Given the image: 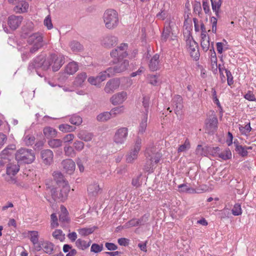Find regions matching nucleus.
Wrapping results in <instances>:
<instances>
[{
	"label": "nucleus",
	"mask_w": 256,
	"mask_h": 256,
	"mask_svg": "<svg viewBox=\"0 0 256 256\" xmlns=\"http://www.w3.org/2000/svg\"><path fill=\"white\" fill-rule=\"evenodd\" d=\"M112 118L110 112H106L99 114L96 118V119L99 122H106Z\"/></svg>",
	"instance_id": "a19ab883"
},
{
	"label": "nucleus",
	"mask_w": 256,
	"mask_h": 256,
	"mask_svg": "<svg viewBox=\"0 0 256 256\" xmlns=\"http://www.w3.org/2000/svg\"><path fill=\"white\" fill-rule=\"evenodd\" d=\"M70 46L74 52H78L82 49V46L78 42L74 41L71 42Z\"/></svg>",
	"instance_id": "8fccbe9b"
},
{
	"label": "nucleus",
	"mask_w": 256,
	"mask_h": 256,
	"mask_svg": "<svg viewBox=\"0 0 256 256\" xmlns=\"http://www.w3.org/2000/svg\"><path fill=\"white\" fill-rule=\"evenodd\" d=\"M64 170L70 174H72L76 168L75 162L72 159H66L62 162Z\"/></svg>",
	"instance_id": "aec40b11"
},
{
	"label": "nucleus",
	"mask_w": 256,
	"mask_h": 256,
	"mask_svg": "<svg viewBox=\"0 0 256 256\" xmlns=\"http://www.w3.org/2000/svg\"><path fill=\"white\" fill-rule=\"evenodd\" d=\"M168 15V10L165 8V5L164 4L163 7L160 8V12L156 14V17L162 20L166 19Z\"/></svg>",
	"instance_id": "a18cd8bd"
},
{
	"label": "nucleus",
	"mask_w": 256,
	"mask_h": 256,
	"mask_svg": "<svg viewBox=\"0 0 256 256\" xmlns=\"http://www.w3.org/2000/svg\"><path fill=\"white\" fill-rule=\"evenodd\" d=\"M232 212L234 216H240L242 214L241 206L239 204H236L234 205Z\"/></svg>",
	"instance_id": "4d7b16f0"
},
{
	"label": "nucleus",
	"mask_w": 256,
	"mask_h": 256,
	"mask_svg": "<svg viewBox=\"0 0 256 256\" xmlns=\"http://www.w3.org/2000/svg\"><path fill=\"white\" fill-rule=\"evenodd\" d=\"M128 44L122 43L118 46L112 50L110 52V55L116 61H119L128 56Z\"/></svg>",
	"instance_id": "0eeeda50"
},
{
	"label": "nucleus",
	"mask_w": 256,
	"mask_h": 256,
	"mask_svg": "<svg viewBox=\"0 0 256 256\" xmlns=\"http://www.w3.org/2000/svg\"><path fill=\"white\" fill-rule=\"evenodd\" d=\"M190 148V143L188 139H186L184 144H181L179 146L178 149V153L182 152H184Z\"/></svg>",
	"instance_id": "de8ad7c7"
},
{
	"label": "nucleus",
	"mask_w": 256,
	"mask_h": 256,
	"mask_svg": "<svg viewBox=\"0 0 256 256\" xmlns=\"http://www.w3.org/2000/svg\"><path fill=\"white\" fill-rule=\"evenodd\" d=\"M98 76H90L88 78V81L92 85L98 86L101 82L98 80Z\"/></svg>",
	"instance_id": "052dcab7"
},
{
	"label": "nucleus",
	"mask_w": 256,
	"mask_h": 256,
	"mask_svg": "<svg viewBox=\"0 0 256 256\" xmlns=\"http://www.w3.org/2000/svg\"><path fill=\"white\" fill-rule=\"evenodd\" d=\"M148 67L151 71L154 72L160 68V55L155 54L150 60Z\"/></svg>",
	"instance_id": "5701e85b"
},
{
	"label": "nucleus",
	"mask_w": 256,
	"mask_h": 256,
	"mask_svg": "<svg viewBox=\"0 0 256 256\" xmlns=\"http://www.w3.org/2000/svg\"><path fill=\"white\" fill-rule=\"evenodd\" d=\"M113 69L112 68H108L106 70L100 72L98 76V80H100V82H102L108 78H109L114 74H113Z\"/></svg>",
	"instance_id": "7c9ffc66"
},
{
	"label": "nucleus",
	"mask_w": 256,
	"mask_h": 256,
	"mask_svg": "<svg viewBox=\"0 0 256 256\" xmlns=\"http://www.w3.org/2000/svg\"><path fill=\"white\" fill-rule=\"evenodd\" d=\"M218 120L215 116L208 118L206 122V128L208 133H214L218 128Z\"/></svg>",
	"instance_id": "2eb2a0df"
},
{
	"label": "nucleus",
	"mask_w": 256,
	"mask_h": 256,
	"mask_svg": "<svg viewBox=\"0 0 256 256\" xmlns=\"http://www.w3.org/2000/svg\"><path fill=\"white\" fill-rule=\"evenodd\" d=\"M22 20L21 16L12 15L8 17V23L12 30H15L20 26Z\"/></svg>",
	"instance_id": "a211bd4d"
},
{
	"label": "nucleus",
	"mask_w": 256,
	"mask_h": 256,
	"mask_svg": "<svg viewBox=\"0 0 256 256\" xmlns=\"http://www.w3.org/2000/svg\"><path fill=\"white\" fill-rule=\"evenodd\" d=\"M62 142L60 139H51L48 142L49 146L52 148H58L62 146Z\"/></svg>",
	"instance_id": "37998d69"
},
{
	"label": "nucleus",
	"mask_w": 256,
	"mask_h": 256,
	"mask_svg": "<svg viewBox=\"0 0 256 256\" xmlns=\"http://www.w3.org/2000/svg\"><path fill=\"white\" fill-rule=\"evenodd\" d=\"M209 150H210V146H202L201 145H198L196 150V153L198 156H207L209 154Z\"/></svg>",
	"instance_id": "f704fd0d"
},
{
	"label": "nucleus",
	"mask_w": 256,
	"mask_h": 256,
	"mask_svg": "<svg viewBox=\"0 0 256 256\" xmlns=\"http://www.w3.org/2000/svg\"><path fill=\"white\" fill-rule=\"evenodd\" d=\"M149 82L154 86H156L158 83V76L156 75L150 74L148 76Z\"/></svg>",
	"instance_id": "e2e57ef3"
},
{
	"label": "nucleus",
	"mask_w": 256,
	"mask_h": 256,
	"mask_svg": "<svg viewBox=\"0 0 256 256\" xmlns=\"http://www.w3.org/2000/svg\"><path fill=\"white\" fill-rule=\"evenodd\" d=\"M103 250L102 244L99 245L96 244H94L92 245L90 251L95 253H98L102 251Z\"/></svg>",
	"instance_id": "680f3d73"
},
{
	"label": "nucleus",
	"mask_w": 256,
	"mask_h": 256,
	"mask_svg": "<svg viewBox=\"0 0 256 256\" xmlns=\"http://www.w3.org/2000/svg\"><path fill=\"white\" fill-rule=\"evenodd\" d=\"M70 122L74 125H80L82 124V120L80 116L78 115L72 116L70 119Z\"/></svg>",
	"instance_id": "864d4df0"
},
{
	"label": "nucleus",
	"mask_w": 256,
	"mask_h": 256,
	"mask_svg": "<svg viewBox=\"0 0 256 256\" xmlns=\"http://www.w3.org/2000/svg\"><path fill=\"white\" fill-rule=\"evenodd\" d=\"M16 148L14 145H10L6 148L0 153V165L4 166L10 160L11 157V152L10 150H12Z\"/></svg>",
	"instance_id": "f8f14e48"
},
{
	"label": "nucleus",
	"mask_w": 256,
	"mask_h": 256,
	"mask_svg": "<svg viewBox=\"0 0 256 256\" xmlns=\"http://www.w3.org/2000/svg\"><path fill=\"white\" fill-rule=\"evenodd\" d=\"M16 160L20 164H31L35 160V154L30 149L22 148L15 154Z\"/></svg>",
	"instance_id": "39448f33"
},
{
	"label": "nucleus",
	"mask_w": 256,
	"mask_h": 256,
	"mask_svg": "<svg viewBox=\"0 0 256 256\" xmlns=\"http://www.w3.org/2000/svg\"><path fill=\"white\" fill-rule=\"evenodd\" d=\"M142 106L144 109V114H146L148 116V110H149V104H150V97L148 96H144L142 98Z\"/></svg>",
	"instance_id": "49530a36"
},
{
	"label": "nucleus",
	"mask_w": 256,
	"mask_h": 256,
	"mask_svg": "<svg viewBox=\"0 0 256 256\" xmlns=\"http://www.w3.org/2000/svg\"><path fill=\"white\" fill-rule=\"evenodd\" d=\"M172 106L176 114H180V111L183 107L182 99L180 96H176L174 97L172 101Z\"/></svg>",
	"instance_id": "b1692460"
},
{
	"label": "nucleus",
	"mask_w": 256,
	"mask_h": 256,
	"mask_svg": "<svg viewBox=\"0 0 256 256\" xmlns=\"http://www.w3.org/2000/svg\"><path fill=\"white\" fill-rule=\"evenodd\" d=\"M77 136L79 139L88 142L92 140L94 137V134L86 130H81L78 132Z\"/></svg>",
	"instance_id": "bb28decb"
},
{
	"label": "nucleus",
	"mask_w": 256,
	"mask_h": 256,
	"mask_svg": "<svg viewBox=\"0 0 256 256\" xmlns=\"http://www.w3.org/2000/svg\"><path fill=\"white\" fill-rule=\"evenodd\" d=\"M26 42V44L20 48L24 60L28 58L30 54L36 52L44 44L42 35L40 32H36L30 35L28 38Z\"/></svg>",
	"instance_id": "f03ea898"
},
{
	"label": "nucleus",
	"mask_w": 256,
	"mask_h": 256,
	"mask_svg": "<svg viewBox=\"0 0 256 256\" xmlns=\"http://www.w3.org/2000/svg\"><path fill=\"white\" fill-rule=\"evenodd\" d=\"M42 250H43L45 253L48 254H53L54 252L56 250L54 244L46 240H40V244L37 246L36 249L37 251H40Z\"/></svg>",
	"instance_id": "1a4fd4ad"
},
{
	"label": "nucleus",
	"mask_w": 256,
	"mask_h": 256,
	"mask_svg": "<svg viewBox=\"0 0 256 256\" xmlns=\"http://www.w3.org/2000/svg\"><path fill=\"white\" fill-rule=\"evenodd\" d=\"M177 190L180 193H186L189 194H194V188L190 186V184L188 183H184L178 185Z\"/></svg>",
	"instance_id": "a878e982"
},
{
	"label": "nucleus",
	"mask_w": 256,
	"mask_h": 256,
	"mask_svg": "<svg viewBox=\"0 0 256 256\" xmlns=\"http://www.w3.org/2000/svg\"><path fill=\"white\" fill-rule=\"evenodd\" d=\"M10 4H15L14 10L16 13L26 12L28 9V4L24 0H8Z\"/></svg>",
	"instance_id": "9d476101"
},
{
	"label": "nucleus",
	"mask_w": 256,
	"mask_h": 256,
	"mask_svg": "<svg viewBox=\"0 0 256 256\" xmlns=\"http://www.w3.org/2000/svg\"><path fill=\"white\" fill-rule=\"evenodd\" d=\"M118 38L112 35L106 36L103 38L102 40V45L107 48L114 46L118 43Z\"/></svg>",
	"instance_id": "f3484780"
},
{
	"label": "nucleus",
	"mask_w": 256,
	"mask_h": 256,
	"mask_svg": "<svg viewBox=\"0 0 256 256\" xmlns=\"http://www.w3.org/2000/svg\"><path fill=\"white\" fill-rule=\"evenodd\" d=\"M124 107L123 106L116 107L110 110L112 118H114L118 115H120L124 113Z\"/></svg>",
	"instance_id": "ea45409f"
},
{
	"label": "nucleus",
	"mask_w": 256,
	"mask_h": 256,
	"mask_svg": "<svg viewBox=\"0 0 256 256\" xmlns=\"http://www.w3.org/2000/svg\"><path fill=\"white\" fill-rule=\"evenodd\" d=\"M127 93L126 92H121L114 94L110 100L113 105L122 104L127 98Z\"/></svg>",
	"instance_id": "dca6fc26"
},
{
	"label": "nucleus",
	"mask_w": 256,
	"mask_h": 256,
	"mask_svg": "<svg viewBox=\"0 0 256 256\" xmlns=\"http://www.w3.org/2000/svg\"><path fill=\"white\" fill-rule=\"evenodd\" d=\"M90 240L87 241L79 238L76 240V245L79 249L84 250L90 246Z\"/></svg>",
	"instance_id": "c9c22d12"
},
{
	"label": "nucleus",
	"mask_w": 256,
	"mask_h": 256,
	"mask_svg": "<svg viewBox=\"0 0 256 256\" xmlns=\"http://www.w3.org/2000/svg\"><path fill=\"white\" fill-rule=\"evenodd\" d=\"M118 62V64L114 68H112L114 74L116 73H120L126 70L129 66V62L126 60L121 61L120 60Z\"/></svg>",
	"instance_id": "412c9836"
},
{
	"label": "nucleus",
	"mask_w": 256,
	"mask_h": 256,
	"mask_svg": "<svg viewBox=\"0 0 256 256\" xmlns=\"http://www.w3.org/2000/svg\"><path fill=\"white\" fill-rule=\"evenodd\" d=\"M234 143L236 146V150L240 156L244 157L248 155V151L244 146L238 145L235 141Z\"/></svg>",
	"instance_id": "58836bf2"
},
{
	"label": "nucleus",
	"mask_w": 256,
	"mask_h": 256,
	"mask_svg": "<svg viewBox=\"0 0 256 256\" xmlns=\"http://www.w3.org/2000/svg\"><path fill=\"white\" fill-rule=\"evenodd\" d=\"M142 140L139 136H138L132 146L129 152L126 156V161L128 163H132L138 157L139 152L142 147Z\"/></svg>",
	"instance_id": "423d86ee"
},
{
	"label": "nucleus",
	"mask_w": 256,
	"mask_h": 256,
	"mask_svg": "<svg viewBox=\"0 0 256 256\" xmlns=\"http://www.w3.org/2000/svg\"><path fill=\"white\" fill-rule=\"evenodd\" d=\"M64 152L65 154L68 156L72 157L76 155L74 148L70 146H64Z\"/></svg>",
	"instance_id": "13d9d810"
},
{
	"label": "nucleus",
	"mask_w": 256,
	"mask_h": 256,
	"mask_svg": "<svg viewBox=\"0 0 256 256\" xmlns=\"http://www.w3.org/2000/svg\"><path fill=\"white\" fill-rule=\"evenodd\" d=\"M194 12L199 16L202 14V6L200 2H196L194 5Z\"/></svg>",
	"instance_id": "0e129e2a"
},
{
	"label": "nucleus",
	"mask_w": 256,
	"mask_h": 256,
	"mask_svg": "<svg viewBox=\"0 0 256 256\" xmlns=\"http://www.w3.org/2000/svg\"><path fill=\"white\" fill-rule=\"evenodd\" d=\"M102 18L106 27L109 30L115 28L118 24V14L114 10H106L103 14Z\"/></svg>",
	"instance_id": "20e7f679"
},
{
	"label": "nucleus",
	"mask_w": 256,
	"mask_h": 256,
	"mask_svg": "<svg viewBox=\"0 0 256 256\" xmlns=\"http://www.w3.org/2000/svg\"><path fill=\"white\" fill-rule=\"evenodd\" d=\"M52 236L56 240L63 242L65 239V234L60 230H56L52 234Z\"/></svg>",
	"instance_id": "79ce46f5"
},
{
	"label": "nucleus",
	"mask_w": 256,
	"mask_h": 256,
	"mask_svg": "<svg viewBox=\"0 0 256 256\" xmlns=\"http://www.w3.org/2000/svg\"><path fill=\"white\" fill-rule=\"evenodd\" d=\"M73 146L74 150H76L78 152H80L84 149V144L82 141L76 140L74 142Z\"/></svg>",
	"instance_id": "bf43d9fd"
},
{
	"label": "nucleus",
	"mask_w": 256,
	"mask_h": 256,
	"mask_svg": "<svg viewBox=\"0 0 256 256\" xmlns=\"http://www.w3.org/2000/svg\"><path fill=\"white\" fill-rule=\"evenodd\" d=\"M210 38L206 34H201V46L204 52H206L210 48Z\"/></svg>",
	"instance_id": "e433bc0d"
},
{
	"label": "nucleus",
	"mask_w": 256,
	"mask_h": 256,
	"mask_svg": "<svg viewBox=\"0 0 256 256\" xmlns=\"http://www.w3.org/2000/svg\"><path fill=\"white\" fill-rule=\"evenodd\" d=\"M100 192V188L98 182H93L88 185V192L90 196H96Z\"/></svg>",
	"instance_id": "393cba45"
},
{
	"label": "nucleus",
	"mask_w": 256,
	"mask_h": 256,
	"mask_svg": "<svg viewBox=\"0 0 256 256\" xmlns=\"http://www.w3.org/2000/svg\"><path fill=\"white\" fill-rule=\"evenodd\" d=\"M61 187L60 192L58 193L54 189L52 190V195L54 198H58L60 200H64L68 196L70 190V186L67 182H63L62 184H60Z\"/></svg>",
	"instance_id": "6e6552de"
},
{
	"label": "nucleus",
	"mask_w": 256,
	"mask_h": 256,
	"mask_svg": "<svg viewBox=\"0 0 256 256\" xmlns=\"http://www.w3.org/2000/svg\"><path fill=\"white\" fill-rule=\"evenodd\" d=\"M87 78L86 72H82L77 75L74 82V84L76 86H82Z\"/></svg>",
	"instance_id": "c756f323"
},
{
	"label": "nucleus",
	"mask_w": 256,
	"mask_h": 256,
	"mask_svg": "<svg viewBox=\"0 0 256 256\" xmlns=\"http://www.w3.org/2000/svg\"><path fill=\"white\" fill-rule=\"evenodd\" d=\"M34 137L33 136L30 134H25L23 138V141L27 146L32 145L34 143Z\"/></svg>",
	"instance_id": "3c124183"
},
{
	"label": "nucleus",
	"mask_w": 256,
	"mask_h": 256,
	"mask_svg": "<svg viewBox=\"0 0 256 256\" xmlns=\"http://www.w3.org/2000/svg\"><path fill=\"white\" fill-rule=\"evenodd\" d=\"M51 224L50 226L52 228H55L58 226V218L56 214H52L50 216Z\"/></svg>",
	"instance_id": "69168bd1"
},
{
	"label": "nucleus",
	"mask_w": 256,
	"mask_h": 256,
	"mask_svg": "<svg viewBox=\"0 0 256 256\" xmlns=\"http://www.w3.org/2000/svg\"><path fill=\"white\" fill-rule=\"evenodd\" d=\"M43 132L44 136L48 138H54L57 134L56 130L50 126L44 128Z\"/></svg>",
	"instance_id": "72a5a7b5"
},
{
	"label": "nucleus",
	"mask_w": 256,
	"mask_h": 256,
	"mask_svg": "<svg viewBox=\"0 0 256 256\" xmlns=\"http://www.w3.org/2000/svg\"><path fill=\"white\" fill-rule=\"evenodd\" d=\"M188 50L192 58L195 60L199 58V52L197 43L193 40H188L186 41Z\"/></svg>",
	"instance_id": "4468645a"
},
{
	"label": "nucleus",
	"mask_w": 256,
	"mask_h": 256,
	"mask_svg": "<svg viewBox=\"0 0 256 256\" xmlns=\"http://www.w3.org/2000/svg\"><path fill=\"white\" fill-rule=\"evenodd\" d=\"M79 234L82 236H86L93 232L92 228H82L78 230Z\"/></svg>",
	"instance_id": "6e6d98bb"
},
{
	"label": "nucleus",
	"mask_w": 256,
	"mask_h": 256,
	"mask_svg": "<svg viewBox=\"0 0 256 256\" xmlns=\"http://www.w3.org/2000/svg\"><path fill=\"white\" fill-rule=\"evenodd\" d=\"M20 170V166L16 164H9L6 167V174L8 176H15Z\"/></svg>",
	"instance_id": "c85d7f7f"
},
{
	"label": "nucleus",
	"mask_w": 256,
	"mask_h": 256,
	"mask_svg": "<svg viewBox=\"0 0 256 256\" xmlns=\"http://www.w3.org/2000/svg\"><path fill=\"white\" fill-rule=\"evenodd\" d=\"M239 129L242 134H246V133L250 132L252 130L250 122H248L244 126H240Z\"/></svg>",
	"instance_id": "338daca9"
},
{
	"label": "nucleus",
	"mask_w": 256,
	"mask_h": 256,
	"mask_svg": "<svg viewBox=\"0 0 256 256\" xmlns=\"http://www.w3.org/2000/svg\"><path fill=\"white\" fill-rule=\"evenodd\" d=\"M53 176L54 180L58 184H62L63 182H66L64 180L63 175L59 172H54L53 173Z\"/></svg>",
	"instance_id": "603ef678"
},
{
	"label": "nucleus",
	"mask_w": 256,
	"mask_h": 256,
	"mask_svg": "<svg viewBox=\"0 0 256 256\" xmlns=\"http://www.w3.org/2000/svg\"><path fill=\"white\" fill-rule=\"evenodd\" d=\"M61 214H60V221L62 222H67L68 220V212L65 207L62 206L60 208Z\"/></svg>",
	"instance_id": "c03bdc74"
},
{
	"label": "nucleus",
	"mask_w": 256,
	"mask_h": 256,
	"mask_svg": "<svg viewBox=\"0 0 256 256\" xmlns=\"http://www.w3.org/2000/svg\"><path fill=\"white\" fill-rule=\"evenodd\" d=\"M120 86V80L118 78H112L106 82L104 90L106 94H112Z\"/></svg>",
	"instance_id": "ddd939ff"
},
{
	"label": "nucleus",
	"mask_w": 256,
	"mask_h": 256,
	"mask_svg": "<svg viewBox=\"0 0 256 256\" xmlns=\"http://www.w3.org/2000/svg\"><path fill=\"white\" fill-rule=\"evenodd\" d=\"M64 62V56L61 54H51L46 58L44 54H40L34 58L29 64L28 70L30 73L36 72L40 77L44 74L40 71H46L52 66L53 71H58Z\"/></svg>",
	"instance_id": "f257e3e1"
},
{
	"label": "nucleus",
	"mask_w": 256,
	"mask_h": 256,
	"mask_svg": "<svg viewBox=\"0 0 256 256\" xmlns=\"http://www.w3.org/2000/svg\"><path fill=\"white\" fill-rule=\"evenodd\" d=\"M210 21L212 23V31L213 33H216L217 18L214 16L210 18Z\"/></svg>",
	"instance_id": "774afa93"
},
{
	"label": "nucleus",
	"mask_w": 256,
	"mask_h": 256,
	"mask_svg": "<svg viewBox=\"0 0 256 256\" xmlns=\"http://www.w3.org/2000/svg\"><path fill=\"white\" fill-rule=\"evenodd\" d=\"M59 130L64 132H73L75 130V128L70 126L68 124H62L58 126Z\"/></svg>",
	"instance_id": "09e8293b"
},
{
	"label": "nucleus",
	"mask_w": 256,
	"mask_h": 256,
	"mask_svg": "<svg viewBox=\"0 0 256 256\" xmlns=\"http://www.w3.org/2000/svg\"><path fill=\"white\" fill-rule=\"evenodd\" d=\"M148 116L146 114H144L142 116L138 126L139 134H143L146 132L148 124Z\"/></svg>",
	"instance_id": "cd10ccee"
},
{
	"label": "nucleus",
	"mask_w": 256,
	"mask_h": 256,
	"mask_svg": "<svg viewBox=\"0 0 256 256\" xmlns=\"http://www.w3.org/2000/svg\"><path fill=\"white\" fill-rule=\"evenodd\" d=\"M78 70V65L74 62H69L65 68V72L68 74H73Z\"/></svg>",
	"instance_id": "2f4dec72"
},
{
	"label": "nucleus",
	"mask_w": 256,
	"mask_h": 256,
	"mask_svg": "<svg viewBox=\"0 0 256 256\" xmlns=\"http://www.w3.org/2000/svg\"><path fill=\"white\" fill-rule=\"evenodd\" d=\"M144 155L146 158L144 170L146 172H153L154 168L160 162L162 154L153 144H150L146 146Z\"/></svg>",
	"instance_id": "7ed1b4c3"
},
{
	"label": "nucleus",
	"mask_w": 256,
	"mask_h": 256,
	"mask_svg": "<svg viewBox=\"0 0 256 256\" xmlns=\"http://www.w3.org/2000/svg\"><path fill=\"white\" fill-rule=\"evenodd\" d=\"M211 2L212 10L215 12L216 16L219 18L220 16L219 12L220 6L222 2V0H218V1H214L213 0H211Z\"/></svg>",
	"instance_id": "4c0bfd02"
},
{
	"label": "nucleus",
	"mask_w": 256,
	"mask_h": 256,
	"mask_svg": "<svg viewBox=\"0 0 256 256\" xmlns=\"http://www.w3.org/2000/svg\"><path fill=\"white\" fill-rule=\"evenodd\" d=\"M173 22L170 20H168L165 22V26L162 36V40L166 42L169 38L172 35V27Z\"/></svg>",
	"instance_id": "6ab92c4d"
},
{
	"label": "nucleus",
	"mask_w": 256,
	"mask_h": 256,
	"mask_svg": "<svg viewBox=\"0 0 256 256\" xmlns=\"http://www.w3.org/2000/svg\"><path fill=\"white\" fill-rule=\"evenodd\" d=\"M218 156L224 160H227L231 158L232 153L228 149L226 150L225 151L219 153Z\"/></svg>",
	"instance_id": "5fc2aeb1"
},
{
	"label": "nucleus",
	"mask_w": 256,
	"mask_h": 256,
	"mask_svg": "<svg viewBox=\"0 0 256 256\" xmlns=\"http://www.w3.org/2000/svg\"><path fill=\"white\" fill-rule=\"evenodd\" d=\"M41 158L43 162L47 165L50 164L53 161L54 154L50 150H42L40 152Z\"/></svg>",
	"instance_id": "4be33fe9"
},
{
	"label": "nucleus",
	"mask_w": 256,
	"mask_h": 256,
	"mask_svg": "<svg viewBox=\"0 0 256 256\" xmlns=\"http://www.w3.org/2000/svg\"><path fill=\"white\" fill-rule=\"evenodd\" d=\"M128 129L126 128H120L116 132L114 140L117 144H123L127 138Z\"/></svg>",
	"instance_id": "9b49d317"
},
{
	"label": "nucleus",
	"mask_w": 256,
	"mask_h": 256,
	"mask_svg": "<svg viewBox=\"0 0 256 256\" xmlns=\"http://www.w3.org/2000/svg\"><path fill=\"white\" fill-rule=\"evenodd\" d=\"M30 236V240L32 243L36 250L37 248V246L40 244V241H38L39 234L38 231L32 230L29 232Z\"/></svg>",
	"instance_id": "473e14b6"
}]
</instances>
